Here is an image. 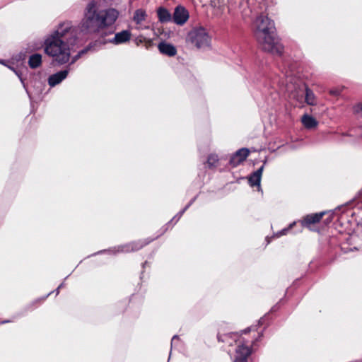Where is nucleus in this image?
<instances>
[{
  "label": "nucleus",
  "instance_id": "1",
  "mask_svg": "<svg viewBox=\"0 0 362 362\" xmlns=\"http://www.w3.org/2000/svg\"><path fill=\"white\" fill-rule=\"evenodd\" d=\"M76 43V29L73 28L70 22H64L47 37L45 51L54 61L63 64L69 60L71 50Z\"/></svg>",
  "mask_w": 362,
  "mask_h": 362
},
{
  "label": "nucleus",
  "instance_id": "2",
  "mask_svg": "<svg viewBox=\"0 0 362 362\" xmlns=\"http://www.w3.org/2000/svg\"><path fill=\"white\" fill-rule=\"evenodd\" d=\"M119 12L115 8L100 9L95 0L89 2L81 23V30L86 33H99L112 26Z\"/></svg>",
  "mask_w": 362,
  "mask_h": 362
},
{
  "label": "nucleus",
  "instance_id": "3",
  "mask_svg": "<svg viewBox=\"0 0 362 362\" xmlns=\"http://www.w3.org/2000/svg\"><path fill=\"white\" fill-rule=\"evenodd\" d=\"M253 33L264 51L277 56L282 54L284 46L276 35L273 21L266 16L259 15L253 23Z\"/></svg>",
  "mask_w": 362,
  "mask_h": 362
},
{
  "label": "nucleus",
  "instance_id": "4",
  "mask_svg": "<svg viewBox=\"0 0 362 362\" xmlns=\"http://www.w3.org/2000/svg\"><path fill=\"white\" fill-rule=\"evenodd\" d=\"M218 340L232 346L233 343L236 345L235 356L233 362H247V358L251 354V348L247 342L238 333H228L218 334Z\"/></svg>",
  "mask_w": 362,
  "mask_h": 362
},
{
  "label": "nucleus",
  "instance_id": "5",
  "mask_svg": "<svg viewBox=\"0 0 362 362\" xmlns=\"http://www.w3.org/2000/svg\"><path fill=\"white\" fill-rule=\"evenodd\" d=\"M188 40L197 48H204L209 46L210 37L203 27L192 30L187 35Z\"/></svg>",
  "mask_w": 362,
  "mask_h": 362
},
{
  "label": "nucleus",
  "instance_id": "6",
  "mask_svg": "<svg viewBox=\"0 0 362 362\" xmlns=\"http://www.w3.org/2000/svg\"><path fill=\"white\" fill-rule=\"evenodd\" d=\"M152 240H139L135 242H132L129 243H127L124 245H121L117 247H115L109 249L107 250L110 254L116 255L119 252H135L141 248H142L144 245L148 244L151 243ZM106 252V250H101L98 252L97 254L103 253Z\"/></svg>",
  "mask_w": 362,
  "mask_h": 362
},
{
  "label": "nucleus",
  "instance_id": "7",
  "mask_svg": "<svg viewBox=\"0 0 362 362\" xmlns=\"http://www.w3.org/2000/svg\"><path fill=\"white\" fill-rule=\"evenodd\" d=\"M172 22L179 26L184 25L189 18V13L187 9L182 6L178 5L174 8L172 16Z\"/></svg>",
  "mask_w": 362,
  "mask_h": 362
},
{
  "label": "nucleus",
  "instance_id": "8",
  "mask_svg": "<svg viewBox=\"0 0 362 362\" xmlns=\"http://www.w3.org/2000/svg\"><path fill=\"white\" fill-rule=\"evenodd\" d=\"M250 151L246 148H242L233 153L230 158L229 163L234 168L243 163L249 156Z\"/></svg>",
  "mask_w": 362,
  "mask_h": 362
},
{
  "label": "nucleus",
  "instance_id": "9",
  "mask_svg": "<svg viewBox=\"0 0 362 362\" xmlns=\"http://www.w3.org/2000/svg\"><path fill=\"white\" fill-rule=\"evenodd\" d=\"M70 69V68H66L64 70L59 71L54 74L50 75L47 80L49 86L54 87L59 84L67 77Z\"/></svg>",
  "mask_w": 362,
  "mask_h": 362
},
{
  "label": "nucleus",
  "instance_id": "10",
  "mask_svg": "<svg viewBox=\"0 0 362 362\" xmlns=\"http://www.w3.org/2000/svg\"><path fill=\"white\" fill-rule=\"evenodd\" d=\"M325 212H320L317 214H312L305 216L303 220L300 221L301 225L303 227H310L311 224H315L320 221Z\"/></svg>",
  "mask_w": 362,
  "mask_h": 362
},
{
  "label": "nucleus",
  "instance_id": "11",
  "mask_svg": "<svg viewBox=\"0 0 362 362\" xmlns=\"http://www.w3.org/2000/svg\"><path fill=\"white\" fill-rule=\"evenodd\" d=\"M131 38L130 31L125 30L121 32L117 33L115 37L109 40V42L119 45L128 42Z\"/></svg>",
  "mask_w": 362,
  "mask_h": 362
},
{
  "label": "nucleus",
  "instance_id": "12",
  "mask_svg": "<svg viewBox=\"0 0 362 362\" xmlns=\"http://www.w3.org/2000/svg\"><path fill=\"white\" fill-rule=\"evenodd\" d=\"M158 48L161 54L168 57H174L177 54L176 47L173 45L166 42H160L158 45Z\"/></svg>",
  "mask_w": 362,
  "mask_h": 362
},
{
  "label": "nucleus",
  "instance_id": "13",
  "mask_svg": "<svg viewBox=\"0 0 362 362\" xmlns=\"http://www.w3.org/2000/svg\"><path fill=\"white\" fill-rule=\"evenodd\" d=\"M157 16L159 22L161 23L172 22L173 14H171V13L165 7L160 6L158 8Z\"/></svg>",
  "mask_w": 362,
  "mask_h": 362
},
{
  "label": "nucleus",
  "instance_id": "14",
  "mask_svg": "<svg viewBox=\"0 0 362 362\" xmlns=\"http://www.w3.org/2000/svg\"><path fill=\"white\" fill-rule=\"evenodd\" d=\"M263 169L264 165L261 166L249 176L248 182L251 187L257 186L259 189L260 188V182Z\"/></svg>",
  "mask_w": 362,
  "mask_h": 362
},
{
  "label": "nucleus",
  "instance_id": "15",
  "mask_svg": "<svg viewBox=\"0 0 362 362\" xmlns=\"http://www.w3.org/2000/svg\"><path fill=\"white\" fill-rule=\"evenodd\" d=\"M42 64V55L38 53L30 56L28 65L31 69L38 68Z\"/></svg>",
  "mask_w": 362,
  "mask_h": 362
},
{
  "label": "nucleus",
  "instance_id": "16",
  "mask_svg": "<svg viewBox=\"0 0 362 362\" xmlns=\"http://www.w3.org/2000/svg\"><path fill=\"white\" fill-rule=\"evenodd\" d=\"M301 122L307 129L314 128L318 124L317 121L314 117L306 114L302 117Z\"/></svg>",
  "mask_w": 362,
  "mask_h": 362
},
{
  "label": "nucleus",
  "instance_id": "17",
  "mask_svg": "<svg viewBox=\"0 0 362 362\" xmlns=\"http://www.w3.org/2000/svg\"><path fill=\"white\" fill-rule=\"evenodd\" d=\"M305 102L309 105H316V98L313 91L305 86Z\"/></svg>",
  "mask_w": 362,
  "mask_h": 362
},
{
  "label": "nucleus",
  "instance_id": "18",
  "mask_svg": "<svg viewBox=\"0 0 362 362\" xmlns=\"http://www.w3.org/2000/svg\"><path fill=\"white\" fill-rule=\"evenodd\" d=\"M196 197L192 198L189 202L185 206V207L181 210L179 213H177L168 223L167 225H169L170 223L175 221V223L177 222L180 218L182 217L183 214L187 211V209L194 203V202L196 200Z\"/></svg>",
  "mask_w": 362,
  "mask_h": 362
},
{
  "label": "nucleus",
  "instance_id": "19",
  "mask_svg": "<svg viewBox=\"0 0 362 362\" xmlns=\"http://www.w3.org/2000/svg\"><path fill=\"white\" fill-rule=\"evenodd\" d=\"M146 16V14L144 10L137 9L134 14L133 20L136 24H140L145 21Z\"/></svg>",
  "mask_w": 362,
  "mask_h": 362
},
{
  "label": "nucleus",
  "instance_id": "20",
  "mask_svg": "<svg viewBox=\"0 0 362 362\" xmlns=\"http://www.w3.org/2000/svg\"><path fill=\"white\" fill-rule=\"evenodd\" d=\"M93 47H94L93 45L90 44L86 47H85L83 49H81V51H79L76 55L73 57L71 63L66 68H70V66L71 64L75 63L83 54H84L87 53L88 51L91 50L93 48Z\"/></svg>",
  "mask_w": 362,
  "mask_h": 362
},
{
  "label": "nucleus",
  "instance_id": "21",
  "mask_svg": "<svg viewBox=\"0 0 362 362\" xmlns=\"http://www.w3.org/2000/svg\"><path fill=\"white\" fill-rule=\"evenodd\" d=\"M93 47H94L93 45L90 44L86 47H85L83 49H81V51H79L76 55L73 57L71 63L66 68H70V66L71 64L75 63L83 54H84L87 53L88 51L91 50L93 48Z\"/></svg>",
  "mask_w": 362,
  "mask_h": 362
},
{
  "label": "nucleus",
  "instance_id": "22",
  "mask_svg": "<svg viewBox=\"0 0 362 362\" xmlns=\"http://www.w3.org/2000/svg\"><path fill=\"white\" fill-rule=\"evenodd\" d=\"M5 66L8 67L9 69L12 70L17 76L19 78L20 81H21V83L23 84V86L25 87V84H24V81H23V78L22 77V74L21 72L18 70L17 69H16L14 67V63L11 61H7V65H6Z\"/></svg>",
  "mask_w": 362,
  "mask_h": 362
},
{
  "label": "nucleus",
  "instance_id": "23",
  "mask_svg": "<svg viewBox=\"0 0 362 362\" xmlns=\"http://www.w3.org/2000/svg\"><path fill=\"white\" fill-rule=\"evenodd\" d=\"M218 161V156L215 154H211L208 156L206 163L209 168L216 165V163Z\"/></svg>",
  "mask_w": 362,
  "mask_h": 362
},
{
  "label": "nucleus",
  "instance_id": "24",
  "mask_svg": "<svg viewBox=\"0 0 362 362\" xmlns=\"http://www.w3.org/2000/svg\"><path fill=\"white\" fill-rule=\"evenodd\" d=\"M296 224V222H293L292 223H291L289 225V226L288 228H284L283 230H281L280 232H279L277 233V236L279 237L281 235H285L286 234V233L291 229L293 228V226Z\"/></svg>",
  "mask_w": 362,
  "mask_h": 362
},
{
  "label": "nucleus",
  "instance_id": "25",
  "mask_svg": "<svg viewBox=\"0 0 362 362\" xmlns=\"http://www.w3.org/2000/svg\"><path fill=\"white\" fill-rule=\"evenodd\" d=\"M180 341V339L177 335H174L171 339V347H173V345L176 344L177 342Z\"/></svg>",
  "mask_w": 362,
  "mask_h": 362
},
{
  "label": "nucleus",
  "instance_id": "26",
  "mask_svg": "<svg viewBox=\"0 0 362 362\" xmlns=\"http://www.w3.org/2000/svg\"><path fill=\"white\" fill-rule=\"evenodd\" d=\"M16 58L17 60H21V59L23 60V59H24V54L21 53Z\"/></svg>",
  "mask_w": 362,
  "mask_h": 362
},
{
  "label": "nucleus",
  "instance_id": "27",
  "mask_svg": "<svg viewBox=\"0 0 362 362\" xmlns=\"http://www.w3.org/2000/svg\"><path fill=\"white\" fill-rule=\"evenodd\" d=\"M0 64L4 65V66L7 65V60H4V59H0Z\"/></svg>",
  "mask_w": 362,
  "mask_h": 362
},
{
  "label": "nucleus",
  "instance_id": "28",
  "mask_svg": "<svg viewBox=\"0 0 362 362\" xmlns=\"http://www.w3.org/2000/svg\"><path fill=\"white\" fill-rule=\"evenodd\" d=\"M341 207H337L333 211H332V214H336L337 213L338 211H339L341 209Z\"/></svg>",
  "mask_w": 362,
  "mask_h": 362
},
{
  "label": "nucleus",
  "instance_id": "29",
  "mask_svg": "<svg viewBox=\"0 0 362 362\" xmlns=\"http://www.w3.org/2000/svg\"><path fill=\"white\" fill-rule=\"evenodd\" d=\"M264 323V317H262L259 320V325H263Z\"/></svg>",
  "mask_w": 362,
  "mask_h": 362
},
{
  "label": "nucleus",
  "instance_id": "30",
  "mask_svg": "<svg viewBox=\"0 0 362 362\" xmlns=\"http://www.w3.org/2000/svg\"><path fill=\"white\" fill-rule=\"evenodd\" d=\"M250 330V327H248V328H247V329H244V330L243 331V333H245V334H246V333H247Z\"/></svg>",
  "mask_w": 362,
  "mask_h": 362
},
{
  "label": "nucleus",
  "instance_id": "31",
  "mask_svg": "<svg viewBox=\"0 0 362 362\" xmlns=\"http://www.w3.org/2000/svg\"><path fill=\"white\" fill-rule=\"evenodd\" d=\"M64 286V283H62V284L58 286V289L62 288Z\"/></svg>",
  "mask_w": 362,
  "mask_h": 362
},
{
  "label": "nucleus",
  "instance_id": "32",
  "mask_svg": "<svg viewBox=\"0 0 362 362\" xmlns=\"http://www.w3.org/2000/svg\"><path fill=\"white\" fill-rule=\"evenodd\" d=\"M52 293V292L48 293V294L42 298V300H44L48 296H49Z\"/></svg>",
  "mask_w": 362,
  "mask_h": 362
},
{
  "label": "nucleus",
  "instance_id": "33",
  "mask_svg": "<svg viewBox=\"0 0 362 362\" xmlns=\"http://www.w3.org/2000/svg\"><path fill=\"white\" fill-rule=\"evenodd\" d=\"M56 292H57V294H58V293H59V289H58V288L56 289Z\"/></svg>",
  "mask_w": 362,
  "mask_h": 362
},
{
  "label": "nucleus",
  "instance_id": "34",
  "mask_svg": "<svg viewBox=\"0 0 362 362\" xmlns=\"http://www.w3.org/2000/svg\"><path fill=\"white\" fill-rule=\"evenodd\" d=\"M147 264V262H145L144 264H143V267H145V265Z\"/></svg>",
  "mask_w": 362,
  "mask_h": 362
},
{
  "label": "nucleus",
  "instance_id": "35",
  "mask_svg": "<svg viewBox=\"0 0 362 362\" xmlns=\"http://www.w3.org/2000/svg\"><path fill=\"white\" fill-rule=\"evenodd\" d=\"M360 109L362 111V104L361 105Z\"/></svg>",
  "mask_w": 362,
  "mask_h": 362
},
{
  "label": "nucleus",
  "instance_id": "36",
  "mask_svg": "<svg viewBox=\"0 0 362 362\" xmlns=\"http://www.w3.org/2000/svg\"><path fill=\"white\" fill-rule=\"evenodd\" d=\"M8 321H4L2 322L1 323H6V322H8Z\"/></svg>",
  "mask_w": 362,
  "mask_h": 362
}]
</instances>
